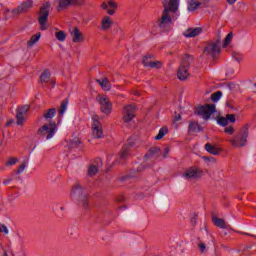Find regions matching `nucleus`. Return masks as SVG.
Returning a JSON list of instances; mask_svg holds the SVG:
<instances>
[{"instance_id":"1","label":"nucleus","mask_w":256,"mask_h":256,"mask_svg":"<svg viewBox=\"0 0 256 256\" xmlns=\"http://www.w3.org/2000/svg\"><path fill=\"white\" fill-rule=\"evenodd\" d=\"M247 139H249V124H245L240 128L236 135L228 139V143L233 149H243V147H247Z\"/></svg>"},{"instance_id":"2","label":"nucleus","mask_w":256,"mask_h":256,"mask_svg":"<svg viewBox=\"0 0 256 256\" xmlns=\"http://www.w3.org/2000/svg\"><path fill=\"white\" fill-rule=\"evenodd\" d=\"M71 199L79 205V207H82L84 211H89V199H87V195L83 192V187L81 184H75L72 188V191L70 193Z\"/></svg>"},{"instance_id":"3","label":"nucleus","mask_w":256,"mask_h":256,"mask_svg":"<svg viewBox=\"0 0 256 256\" xmlns=\"http://www.w3.org/2000/svg\"><path fill=\"white\" fill-rule=\"evenodd\" d=\"M56 133L57 123L55 122H49L48 124H44L37 130L38 137L44 141H49V139H53Z\"/></svg>"},{"instance_id":"4","label":"nucleus","mask_w":256,"mask_h":256,"mask_svg":"<svg viewBox=\"0 0 256 256\" xmlns=\"http://www.w3.org/2000/svg\"><path fill=\"white\" fill-rule=\"evenodd\" d=\"M192 63L193 56L185 55L183 57L182 63L180 64L177 71V77L180 81H187V79H189V75H191V73L189 72V68L191 67Z\"/></svg>"},{"instance_id":"5","label":"nucleus","mask_w":256,"mask_h":256,"mask_svg":"<svg viewBox=\"0 0 256 256\" xmlns=\"http://www.w3.org/2000/svg\"><path fill=\"white\" fill-rule=\"evenodd\" d=\"M49 9H51V2L44 3L39 12L38 23L41 31H47V21L49 19Z\"/></svg>"},{"instance_id":"6","label":"nucleus","mask_w":256,"mask_h":256,"mask_svg":"<svg viewBox=\"0 0 256 256\" xmlns=\"http://www.w3.org/2000/svg\"><path fill=\"white\" fill-rule=\"evenodd\" d=\"M177 19V16L171 15L167 10H163L161 18L158 20V27L161 31H171V23Z\"/></svg>"},{"instance_id":"7","label":"nucleus","mask_w":256,"mask_h":256,"mask_svg":"<svg viewBox=\"0 0 256 256\" xmlns=\"http://www.w3.org/2000/svg\"><path fill=\"white\" fill-rule=\"evenodd\" d=\"M215 111V104H206L204 106H198L195 113L202 117V119H205V121H208V119H211V115H213Z\"/></svg>"},{"instance_id":"8","label":"nucleus","mask_w":256,"mask_h":256,"mask_svg":"<svg viewBox=\"0 0 256 256\" xmlns=\"http://www.w3.org/2000/svg\"><path fill=\"white\" fill-rule=\"evenodd\" d=\"M215 111V104H206L204 106H198L195 113L202 117V119H205V121H208V119H211V115H213Z\"/></svg>"},{"instance_id":"9","label":"nucleus","mask_w":256,"mask_h":256,"mask_svg":"<svg viewBox=\"0 0 256 256\" xmlns=\"http://www.w3.org/2000/svg\"><path fill=\"white\" fill-rule=\"evenodd\" d=\"M100 105V111L104 113V115H111V111H113V104L111 100L107 96H98L96 98Z\"/></svg>"},{"instance_id":"10","label":"nucleus","mask_w":256,"mask_h":256,"mask_svg":"<svg viewBox=\"0 0 256 256\" xmlns=\"http://www.w3.org/2000/svg\"><path fill=\"white\" fill-rule=\"evenodd\" d=\"M204 51L207 55H211V57H215V55H219V53H221V36H218L214 42H211L205 48Z\"/></svg>"},{"instance_id":"11","label":"nucleus","mask_w":256,"mask_h":256,"mask_svg":"<svg viewBox=\"0 0 256 256\" xmlns=\"http://www.w3.org/2000/svg\"><path fill=\"white\" fill-rule=\"evenodd\" d=\"M203 176V171L197 167H190L187 168L184 173L182 174V177L184 179H199Z\"/></svg>"},{"instance_id":"12","label":"nucleus","mask_w":256,"mask_h":256,"mask_svg":"<svg viewBox=\"0 0 256 256\" xmlns=\"http://www.w3.org/2000/svg\"><path fill=\"white\" fill-rule=\"evenodd\" d=\"M92 135L95 139H103L105 135L103 134V126L101 122L95 117L92 118Z\"/></svg>"},{"instance_id":"13","label":"nucleus","mask_w":256,"mask_h":256,"mask_svg":"<svg viewBox=\"0 0 256 256\" xmlns=\"http://www.w3.org/2000/svg\"><path fill=\"white\" fill-rule=\"evenodd\" d=\"M85 4V0H59L57 11H63L67 7L81 6Z\"/></svg>"},{"instance_id":"14","label":"nucleus","mask_w":256,"mask_h":256,"mask_svg":"<svg viewBox=\"0 0 256 256\" xmlns=\"http://www.w3.org/2000/svg\"><path fill=\"white\" fill-rule=\"evenodd\" d=\"M179 1L180 0H163L162 5L166 13H177L179 11Z\"/></svg>"},{"instance_id":"15","label":"nucleus","mask_w":256,"mask_h":256,"mask_svg":"<svg viewBox=\"0 0 256 256\" xmlns=\"http://www.w3.org/2000/svg\"><path fill=\"white\" fill-rule=\"evenodd\" d=\"M135 111H137V108L135 107V105L130 104L124 107L123 113V121L124 123H131V121H133V119H135Z\"/></svg>"},{"instance_id":"16","label":"nucleus","mask_w":256,"mask_h":256,"mask_svg":"<svg viewBox=\"0 0 256 256\" xmlns=\"http://www.w3.org/2000/svg\"><path fill=\"white\" fill-rule=\"evenodd\" d=\"M31 9H33V0H27L22 2L12 13H14V15H20V13H28Z\"/></svg>"},{"instance_id":"17","label":"nucleus","mask_w":256,"mask_h":256,"mask_svg":"<svg viewBox=\"0 0 256 256\" xmlns=\"http://www.w3.org/2000/svg\"><path fill=\"white\" fill-rule=\"evenodd\" d=\"M70 36L73 43H83L85 41L83 33H81V30H79L77 27H74L70 30Z\"/></svg>"},{"instance_id":"18","label":"nucleus","mask_w":256,"mask_h":256,"mask_svg":"<svg viewBox=\"0 0 256 256\" xmlns=\"http://www.w3.org/2000/svg\"><path fill=\"white\" fill-rule=\"evenodd\" d=\"M203 33V28L196 27V28H188L184 33V37L191 38V37H197V35H201Z\"/></svg>"},{"instance_id":"19","label":"nucleus","mask_w":256,"mask_h":256,"mask_svg":"<svg viewBox=\"0 0 256 256\" xmlns=\"http://www.w3.org/2000/svg\"><path fill=\"white\" fill-rule=\"evenodd\" d=\"M135 143L128 142L124 145L122 148V151L120 152V159H127L129 157V152L131 151V147H133Z\"/></svg>"},{"instance_id":"20","label":"nucleus","mask_w":256,"mask_h":256,"mask_svg":"<svg viewBox=\"0 0 256 256\" xmlns=\"http://www.w3.org/2000/svg\"><path fill=\"white\" fill-rule=\"evenodd\" d=\"M200 131H203L201 126L198 122L191 121L188 125V133H199Z\"/></svg>"},{"instance_id":"21","label":"nucleus","mask_w":256,"mask_h":256,"mask_svg":"<svg viewBox=\"0 0 256 256\" xmlns=\"http://www.w3.org/2000/svg\"><path fill=\"white\" fill-rule=\"evenodd\" d=\"M97 83H99L103 91H111V82L108 78L98 79Z\"/></svg>"},{"instance_id":"22","label":"nucleus","mask_w":256,"mask_h":256,"mask_svg":"<svg viewBox=\"0 0 256 256\" xmlns=\"http://www.w3.org/2000/svg\"><path fill=\"white\" fill-rule=\"evenodd\" d=\"M212 221L215 225V227H219L220 229H227V224L225 223V220L218 217H213Z\"/></svg>"},{"instance_id":"23","label":"nucleus","mask_w":256,"mask_h":256,"mask_svg":"<svg viewBox=\"0 0 256 256\" xmlns=\"http://www.w3.org/2000/svg\"><path fill=\"white\" fill-rule=\"evenodd\" d=\"M55 115H57V109L51 108V109H48L46 113L43 114V117L44 119H46V121H51V119H53Z\"/></svg>"},{"instance_id":"24","label":"nucleus","mask_w":256,"mask_h":256,"mask_svg":"<svg viewBox=\"0 0 256 256\" xmlns=\"http://www.w3.org/2000/svg\"><path fill=\"white\" fill-rule=\"evenodd\" d=\"M167 133H169V128H167V126H163L160 128L158 135L155 136V140L160 141V139H163Z\"/></svg>"},{"instance_id":"25","label":"nucleus","mask_w":256,"mask_h":256,"mask_svg":"<svg viewBox=\"0 0 256 256\" xmlns=\"http://www.w3.org/2000/svg\"><path fill=\"white\" fill-rule=\"evenodd\" d=\"M205 150L211 155H219V149L217 147L211 145V143L205 144Z\"/></svg>"},{"instance_id":"26","label":"nucleus","mask_w":256,"mask_h":256,"mask_svg":"<svg viewBox=\"0 0 256 256\" xmlns=\"http://www.w3.org/2000/svg\"><path fill=\"white\" fill-rule=\"evenodd\" d=\"M50 80H51V72H49V70H45L40 75V83H49Z\"/></svg>"},{"instance_id":"27","label":"nucleus","mask_w":256,"mask_h":256,"mask_svg":"<svg viewBox=\"0 0 256 256\" xmlns=\"http://www.w3.org/2000/svg\"><path fill=\"white\" fill-rule=\"evenodd\" d=\"M113 22L111 21V18L109 16H105L102 19V29L105 31L111 27Z\"/></svg>"},{"instance_id":"28","label":"nucleus","mask_w":256,"mask_h":256,"mask_svg":"<svg viewBox=\"0 0 256 256\" xmlns=\"http://www.w3.org/2000/svg\"><path fill=\"white\" fill-rule=\"evenodd\" d=\"M41 39V33L33 35L27 42V47H33Z\"/></svg>"},{"instance_id":"29","label":"nucleus","mask_w":256,"mask_h":256,"mask_svg":"<svg viewBox=\"0 0 256 256\" xmlns=\"http://www.w3.org/2000/svg\"><path fill=\"white\" fill-rule=\"evenodd\" d=\"M199 5H201V2L197 0H190L188 2V11H196L198 9Z\"/></svg>"},{"instance_id":"30","label":"nucleus","mask_w":256,"mask_h":256,"mask_svg":"<svg viewBox=\"0 0 256 256\" xmlns=\"http://www.w3.org/2000/svg\"><path fill=\"white\" fill-rule=\"evenodd\" d=\"M69 105V100L66 98L62 101L60 108H59V115H65V112L67 111V106Z\"/></svg>"},{"instance_id":"31","label":"nucleus","mask_w":256,"mask_h":256,"mask_svg":"<svg viewBox=\"0 0 256 256\" xmlns=\"http://www.w3.org/2000/svg\"><path fill=\"white\" fill-rule=\"evenodd\" d=\"M221 97H223V92L221 91H217L211 94V100L214 103H217V101H219V99H221Z\"/></svg>"},{"instance_id":"32","label":"nucleus","mask_w":256,"mask_h":256,"mask_svg":"<svg viewBox=\"0 0 256 256\" xmlns=\"http://www.w3.org/2000/svg\"><path fill=\"white\" fill-rule=\"evenodd\" d=\"M96 173H99V168L97 166H95V165H91L88 168V175H89V177H95Z\"/></svg>"},{"instance_id":"33","label":"nucleus","mask_w":256,"mask_h":256,"mask_svg":"<svg viewBox=\"0 0 256 256\" xmlns=\"http://www.w3.org/2000/svg\"><path fill=\"white\" fill-rule=\"evenodd\" d=\"M153 57H155L153 54L150 55H146L144 56L142 63L144 65V67H150V65H147V63H151L153 62L151 59H153Z\"/></svg>"},{"instance_id":"34","label":"nucleus","mask_w":256,"mask_h":256,"mask_svg":"<svg viewBox=\"0 0 256 256\" xmlns=\"http://www.w3.org/2000/svg\"><path fill=\"white\" fill-rule=\"evenodd\" d=\"M146 65H150L151 69H161L163 64L161 63V61H152L150 63L146 62Z\"/></svg>"},{"instance_id":"35","label":"nucleus","mask_w":256,"mask_h":256,"mask_svg":"<svg viewBox=\"0 0 256 256\" xmlns=\"http://www.w3.org/2000/svg\"><path fill=\"white\" fill-rule=\"evenodd\" d=\"M233 40V32H230L227 34V36L225 37L224 39V42H223V47H227L231 41Z\"/></svg>"},{"instance_id":"36","label":"nucleus","mask_w":256,"mask_h":256,"mask_svg":"<svg viewBox=\"0 0 256 256\" xmlns=\"http://www.w3.org/2000/svg\"><path fill=\"white\" fill-rule=\"evenodd\" d=\"M28 112H29V105H24L18 108L16 113L20 115H27Z\"/></svg>"},{"instance_id":"37","label":"nucleus","mask_w":256,"mask_h":256,"mask_svg":"<svg viewBox=\"0 0 256 256\" xmlns=\"http://www.w3.org/2000/svg\"><path fill=\"white\" fill-rule=\"evenodd\" d=\"M56 39L58 41H62L63 42V41H65V39H67V35L63 31H58V32H56Z\"/></svg>"},{"instance_id":"38","label":"nucleus","mask_w":256,"mask_h":256,"mask_svg":"<svg viewBox=\"0 0 256 256\" xmlns=\"http://www.w3.org/2000/svg\"><path fill=\"white\" fill-rule=\"evenodd\" d=\"M17 125H23L25 123V115L16 112Z\"/></svg>"},{"instance_id":"39","label":"nucleus","mask_w":256,"mask_h":256,"mask_svg":"<svg viewBox=\"0 0 256 256\" xmlns=\"http://www.w3.org/2000/svg\"><path fill=\"white\" fill-rule=\"evenodd\" d=\"M218 124L221 125V127H227V125H229V122L226 117H220L218 118Z\"/></svg>"},{"instance_id":"40","label":"nucleus","mask_w":256,"mask_h":256,"mask_svg":"<svg viewBox=\"0 0 256 256\" xmlns=\"http://www.w3.org/2000/svg\"><path fill=\"white\" fill-rule=\"evenodd\" d=\"M226 120L228 121V123H235V121H237V119L235 118V114H227Z\"/></svg>"},{"instance_id":"41","label":"nucleus","mask_w":256,"mask_h":256,"mask_svg":"<svg viewBox=\"0 0 256 256\" xmlns=\"http://www.w3.org/2000/svg\"><path fill=\"white\" fill-rule=\"evenodd\" d=\"M224 133H227V135H233L235 133V128L233 126H228L224 129Z\"/></svg>"},{"instance_id":"42","label":"nucleus","mask_w":256,"mask_h":256,"mask_svg":"<svg viewBox=\"0 0 256 256\" xmlns=\"http://www.w3.org/2000/svg\"><path fill=\"white\" fill-rule=\"evenodd\" d=\"M198 248L200 249L201 253H205V251H207V245H205L203 242L198 243Z\"/></svg>"},{"instance_id":"43","label":"nucleus","mask_w":256,"mask_h":256,"mask_svg":"<svg viewBox=\"0 0 256 256\" xmlns=\"http://www.w3.org/2000/svg\"><path fill=\"white\" fill-rule=\"evenodd\" d=\"M158 153H161V149L160 148L154 147V148H151L149 150V154L150 155H157Z\"/></svg>"},{"instance_id":"44","label":"nucleus","mask_w":256,"mask_h":256,"mask_svg":"<svg viewBox=\"0 0 256 256\" xmlns=\"http://www.w3.org/2000/svg\"><path fill=\"white\" fill-rule=\"evenodd\" d=\"M15 163H17V158H9L6 162V166L11 167V165H15Z\"/></svg>"},{"instance_id":"45","label":"nucleus","mask_w":256,"mask_h":256,"mask_svg":"<svg viewBox=\"0 0 256 256\" xmlns=\"http://www.w3.org/2000/svg\"><path fill=\"white\" fill-rule=\"evenodd\" d=\"M233 57L235 59V61H237L239 63V61H243V55L240 53H233Z\"/></svg>"},{"instance_id":"46","label":"nucleus","mask_w":256,"mask_h":256,"mask_svg":"<svg viewBox=\"0 0 256 256\" xmlns=\"http://www.w3.org/2000/svg\"><path fill=\"white\" fill-rule=\"evenodd\" d=\"M108 7H111V9H117V7H118L117 2H115L113 0H109Z\"/></svg>"},{"instance_id":"47","label":"nucleus","mask_w":256,"mask_h":256,"mask_svg":"<svg viewBox=\"0 0 256 256\" xmlns=\"http://www.w3.org/2000/svg\"><path fill=\"white\" fill-rule=\"evenodd\" d=\"M0 233H5V235H9V229H7V226L1 225L0 226Z\"/></svg>"},{"instance_id":"48","label":"nucleus","mask_w":256,"mask_h":256,"mask_svg":"<svg viewBox=\"0 0 256 256\" xmlns=\"http://www.w3.org/2000/svg\"><path fill=\"white\" fill-rule=\"evenodd\" d=\"M25 167H27V165L21 164L18 170L16 171L17 175H20V173H23V171H25Z\"/></svg>"},{"instance_id":"49","label":"nucleus","mask_w":256,"mask_h":256,"mask_svg":"<svg viewBox=\"0 0 256 256\" xmlns=\"http://www.w3.org/2000/svg\"><path fill=\"white\" fill-rule=\"evenodd\" d=\"M171 151V148L169 146L164 148V154L163 157L167 158V155H169V152Z\"/></svg>"},{"instance_id":"50","label":"nucleus","mask_w":256,"mask_h":256,"mask_svg":"<svg viewBox=\"0 0 256 256\" xmlns=\"http://www.w3.org/2000/svg\"><path fill=\"white\" fill-rule=\"evenodd\" d=\"M11 181H13V179L11 178H7L3 181V185H9V183H11Z\"/></svg>"},{"instance_id":"51","label":"nucleus","mask_w":256,"mask_h":256,"mask_svg":"<svg viewBox=\"0 0 256 256\" xmlns=\"http://www.w3.org/2000/svg\"><path fill=\"white\" fill-rule=\"evenodd\" d=\"M101 7H102V9L107 10L109 8V5H107V3H105V2H103L101 4Z\"/></svg>"},{"instance_id":"52","label":"nucleus","mask_w":256,"mask_h":256,"mask_svg":"<svg viewBox=\"0 0 256 256\" xmlns=\"http://www.w3.org/2000/svg\"><path fill=\"white\" fill-rule=\"evenodd\" d=\"M107 13H108V15H115V10L108 9Z\"/></svg>"},{"instance_id":"53","label":"nucleus","mask_w":256,"mask_h":256,"mask_svg":"<svg viewBox=\"0 0 256 256\" xmlns=\"http://www.w3.org/2000/svg\"><path fill=\"white\" fill-rule=\"evenodd\" d=\"M229 5H234V3H237V0H226Z\"/></svg>"},{"instance_id":"54","label":"nucleus","mask_w":256,"mask_h":256,"mask_svg":"<svg viewBox=\"0 0 256 256\" xmlns=\"http://www.w3.org/2000/svg\"><path fill=\"white\" fill-rule=\"evenodd\" d=\"M174 121H181V114H178L175 118Z\"/></svg>"},{"instance_id":"55","label":"nucleus","mask_w":256,"mask_h":256,"mask_svg":"<svg viewBox=\"0 0 256 256\" xmlns=\"http://www.w3.org/2000/svg\"><path fill=\"white\" fill-rule=\"evenodd\" d=\"M205 161H212L215 162V158H208V157H204Z\"/></svg>"},{"instance_id":"56","label":"nucleus","mask_w":256,"mask_h":256,"mask_svg":"<svg viewBox=\"0 0 256 256\" xmlns=\"http://www.w3.org/2000/svg\"><path fill=\"white\" fill-rule=\"evenodd\" d=\"M202 3H204V5H206V3H209L210 0H200Z\"/></svg>"},{"instance_id":"57","label":"nucleus","mask_w":256,"mask_h":256,"mask_svg":"<svg viewBox=\"0 0 256 256\" xmlns=\"http://www.w3.org/2000/svg\"><path fill=\"white\" fill-rule=\"evenodd\" d=\"M50 83H51V85H53V86H55V84H56V82H55V80H50Z\"/></svg>"},{"instance_id":"58","label":"nucleus","mask_w":256,"mask_h":256,"mask_svg":"<svg viewBox=\"0 0 256 256\" xmlns=\"http://www.w3.org/2000/svg\"><path fill=\"white\" fill-rule=\"evenodd\" d=\"M11 123H13V121L7 122L6 123L7 127H9V125H11Z\"/></svg>"},{"instance_id":"59","label":"nucleus","mask_w":256,"mask_h":256,"mask_svg":"<svg viewBox=\"0 0 256 256\" xmlns=\"http://www.w3.org/2000/svg\"><path fill=\"white\" fill-rule=\"evenodd\" d=\"M113 157V155H110L107 157V160L109 161V159H111Z\"/></svg>"},{"instance_id":"60","label":"nucleus","mask_w":256,"mask_h":256,"mask_svg":"<svg viewBox=\"0 0 256 256\" xmlns=\"http://www.w3.org/2000/svg\"><path fill=\"white\" fill-rule=\"evenodd\" d=\"M60 210H61V211H65V207H63V206L60 207Z\"/></svg>"},{"instance_id":"61","label":"nucleus","mask_w":256,"mask_h":256,"mask_svg":"<svg viewBox=\"0 0 256 256\" xmlns=\"http://www.w3.org/2000/svg\"><path fill=\"white\" fill-rule=\"evenodd\" d=\"M98 161L101 163V159L98 158Z\"/></svg>"},{"instance_id":"62","label":"nucleus","mask_w":256,"mask_h":256,"mask_svg":"<svg viewBox=\"0 0 256 256\" xmlns=\"http://www.w3.org/2000/svg\"><path fill=\"white\" fill-rule=\"evenodd\" d=\"M136 95H139V93H136Z\"/></svg>"}]
</instances>
